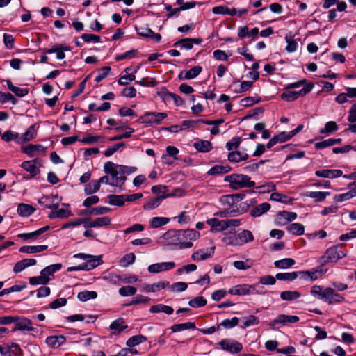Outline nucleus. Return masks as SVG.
<instances>
[{
  "label": "nucleus",
  "mask_w": 356,
  "mask_h": 356,
  "mask_svg": "<svg viewBox=\"0 0 356 356\" xmlns=\"http://www.w3.org/2000/svg\"><path fill=\"white\" fill-rule=\"evenodd\" d=\"M224 181L229 183V187L233 190L255 186V182L251 180V177L244 174L233 173L227 175L224 178Z\"/></svg>",
  "instance_id": "1"
},
{
  "label": "nucleus",
  "mask_w": 356,
  "mask_h": 356,
  "mask_svg": "<svg viewBox=\"0 0 356 356\" xmlns=\"http://www.w3.org/2000/svg\"><path fill=\"white\" fill-rule=\"evenodd\" d=\"M181 230L170 229L163 235V242L165 245H179V248H189L193 246V243L181 240Z\"/></svg>",
  "instance_id": "2"
},
{
  "label": "nucleus",
  "mask_w": 356,
  "mask_h": 356,
  "mask_svg": "<svg viewBox=\"0 0 356 356\" xmlns=\"http://www.w3.org/2000/svg\"><path fill=\"white\" fill-rule=\"evenodd\" d=\"M117 167L118 164H115L112 161H108L104 165V172L107 175H111V186L122 187L124 184L127 177L118 173V168Z\"/></svg>",
  "instance_id": "3"
},
{
  "label": "nucleus",
  "mask_w": 356,
  "mask_h": 356,
  "mask_svg": "<svg viewBox=\"0 0 356 356\" xmlns=\"http://www.w3.org/2000/svg\"><path fill=\"white\" fill-rule=\"evenodd\" d=\"M345 256V253L339 250V245H333L328 248L321 257V264L337 262Z\"/></svg>",
  "instance_id": "4"
},
{
  "label": "nucleus",
  "mask_w": 356,
  "mask_h": 356,
  "mask_svg": "<svg viewBox=\"0 0 356 356\" xmlns=\"http://www.w3.org/2000/svg\"><path fill=\"white\" fill-rule=\"evenodd\" d=\"M224 350L229 351L231 353L236 354L242 350L243 346L241 343L231 339H225L218 343Z\"/></svg>",
  "instance_id": "5"
},
{
  "label": "nucleus",
  "mask_w": 356,
  "mask_h": 356,
  "mask_svg": "<svg viewBox=\"0 0 356 356\" xmlns=\"http://www.w3.org/2000/svg\"><path fill=\"white\" fill-rule=\"evenodd\" d=\"M166 117V113L146 112L140 118L143 122L159 124Z\"/></svg>",
  "instance_id": "6"
},
{
  "label": "nucleus",
  "mask_w": 356,
  "mask_h": 356,
  "mask_svg": "<svg viewBox=\"0 0 356 356\" xmlns=\"http://www.w3.org/2000/svg\"><path fill=\"white\" fill-rule=\"evenodd\" d=\"M328 304L341 302L344 298L339 293H336L332 288L327 287L323 291V299Z\"/></svg>",
  "instance_id": "7"
},
{
  "label": "nucleus",
  "mask_w": 356,
  "mask_h": 356,
  "mask_svg": "<svg viewBox=\"0 0 356 356\" xmlns=\"http://www.w3.org/2000/svg\"><path fill=\"white\" fill-rule=\"evenodd\" d=\"M297 213L295 212L282 211H280L275 218V223L278 225H284L289 222L296 220Z\"/></svg>",
  "instance_id": "8"
},
{
  "label": "nucleus",
  "mask_w": 356,
  "mask_h": 356,
  "mask_svg": "<svg viewBox=\"0 0 356 356\" xmlns=\"http://www.w3.org/2000/svg\"><path fill=\"white\" fill-rule=\"evenodd\" d=\"M16 321H14L15 323L14 327L13 328V331H33L34 330V328L33 327L32 322L31 320L26 318H20L16 316Z\"/></svg>",
  "instance_id": "9"
},
{
  "label": "nucleus",
  "mask_w": 356,
  "mask_h": 356,
  "mask_svg": "<svg viewBox=\"0 0 356 356\" xmlns=\"http://www.w3.org/2000/svg\"><path fill=\"white\" fill-rule=\"evenodd\" d=\"M255 290L254 285L238 284L229 289V293L232 295H248L253 294Z\"/></svg>",
  "instance_id": "10"
},
{
  "label": "nucleus",
  "mask_w": 356,
  "mask_h": 356,
  "mask_svg": "<svg viewBox=\"0 0 356 356\" xmlns=\"http://www.w3.org/2000/svg\"><path fill=\"white\" fill-rule=\"evenodd\" d=\"M174 195H175V194L168 193L163 194L157 197H153L144 204L143 209L145 210H152L153 209H155L160 205L163 200Z\"/></svg>",
  "instance_id": "11"
},
{
  "label": "nucleus",
  "mask_w": 356,
  "mask_h": 356,
  "mask_svg": "<svg viewBox=\"0 0 356 356\" xmlns=\"http://www.w3.org/2000/svg\"><path fill=\"white\" fill-rule=\"evenodd\" d=\"M22 152L26 154L30 157H34L36 156V153H43L46 152V148L43 147L42 145L36 144H29L22 148Z\"/></svg>",
  "instance_id": "12"
},
{
  "label": "nucleus",
  "mask_w": 356,
  "mask_h": 356,
  "mask_svg": "<svg viewBox=\"0 0 356 356\" xmlns=\"http://www.w3.org/2000/svg\"><path fill=\"white\" fill-rule=\"evenodd\" d=\"M102 256H94L90 254L86 261L82 263L83 270H90L102 264Z\"/></svg>",
  "instance_id": "13"
},
{
  "label": "nucleus",
  "mask_w": 356,
  "mask_h": 356,
  "mask_svg": "<svg viewBox=\"0 0 356 356\" xmlns=\"http://www.w3.org/2000/svg\"><path fill=\"white\" fill-rule=\"evenodd\" d=\"M175 266V264L172 261L156 263L149 266L148 271L149 273H158L163 270L172 269Z\"/></svg>",
  "instance_id": "14"
},
{
  "label": "nucleus",
  "mask_w": 356,
  "mask_h": 356,
  "mask_svg": "<svg viewBox=\"0 0 356 356\" xmlns=\"http://www.w3.org/2000/svg\"><path fill=\"white\" fill-rule=\"evenodd\" d=\"M65 208L58 209L56 211H52L48 215L50 219L54 218H66L72 215L70 205L68 204H63Z\"/></svg>",
  "instance_id": "15"
},
{
  "label": "nucleus",
  "mask_w": 356,
  "mask_h": 356,
  "mask_svg": "<svg viewBox=\"0 0 356 356\" xmlns=\"http://www.w3.org/2000/svg\"><path fill=\"white\" fill-rule=\"evenodd\" d=\"M70 50H71V49L70 47L59 44V45L55 46L51 49H44V52L45 54L56 53L57 59L62 60V59H64L65 57V51H69Z\"/></svg>",
  "instance_id": "16"
},
{
  "label": "nucleus",
  "mask_w": 356,
  "mask_h": 356,
  "mask_svg": "<svg viewBox=\"0 0 356 356\" xmlns=\"http://www.w3.org/2000/svg\"><path fill=\"white\" fill-rule=\"evenodd\" d=\"M315 175L319 177L324 178H337L342 176L343 172L341 170H329V169H323L316 170L315 172Z\"/></svg>",
  "instance_id": "17"
},
{
  "label": "nucleus",
  "mask_w": 356,
  "mask_h": 356,
  "mask_svg": "<svg viewBox=\"0 0 356 356\" xmlns=\"http://www.w3.org/2000/svg\"><path fill=\"white\" fill-rule=\"evenodd\" d=\"M21 167L30 173V177H35L40 172V169L36 166V160L24 161Z\"/></svg>",
  "instance_id": "18"
},
{
  "label": "nucleus",
  "mask_w": 356,
  "mask_h": 356,
  "mask_svg": "<svg viewBox=\"0 0 356 356\" xmlns=\"http://www.w3.org/2000/svg\"><path fill=\"white\" fill-rule=\"evenodd\" d=\"M111 218L108 216H104L101 218H97L95 220L90 222H86L84 225V227L86 229L92 228V227H98L107 226L111 225Z\"/></svg>",
  "instance_id": "19"
},
{
  "label": "nucleus",
  "mask_w": 356,
  "mask_h": 356,
  "mask_svg": "<svg viewBox=\"0 0 356 356\" xmlns=\"http://www.w3.org/2000/svg\"><path fill=\"white\" fill-rule=\"evenodd\" d=\"M65 337L63 335L49 336L46 339V343L51 348H56L65 342Z\"/></svg>",
  "instance_id": "20"
},
{
  "label": "nucleus",
  "mask_w": 356,
  "mask_h": 356,
  "mask_svg": "<svg viewBox=\"0 0 356 356\" xmlns=\"http://www.w3.org/2000/svg\"><path fill=\"white\" fill-rule=\"evenodd\" d=\"M270 209V204L268 202H264L252 208L250 211V216L256 218L259 217Z\"/></svg>",
  "instance_id": "21"
},
{
  "label": "nucleus",
  "mask_w": 356,
  "mask_h": 356,
  "mask_svg": "<svg viewBox=\"0 0 356 356\" xmlns=\"http://www.w3.org/2000/svg\"><path fill=\"white\" fill-rule=\"evenodd\" d=\"M127 325H124V320L122 318H119L113 321L110 325V329L112 330L113 334H118L127 328Z\"/></svg>",
  "instance_id": "22"
},
{
  "label": "nucleus",
  "mask_w": 356,
  "mask_h": 356,
  "mask_svg": "<svg viewBox=\"0 0 356 356\" xmlns=\"http://www.w3.org/2000/svg\"><path fill=\"white\" fill-rule=\"evenodd\" d=\"M169 284L168 281H161L152 284H144L143 291L147 293L156 292L160 289H165Z\"/></svg>",
  "instance_id": "23"
},
{
  "label": "nucleus",
  "mask_w": 356,
  "mask_h": 356,
  "mask_svg": "<svg viewBox=\"0 0 356 356\" xmlns=\"http://www.w3.org/2000/svg\"><path fill=\"white\" fill-rule=\"evenodd\" d=\"M48 246L46 245H24L19 248V252L22 253L33 254L36 252H41L46 250Z\"/></svg>",
  "instance_id": "24"
},
{
  "label": "nucleus",
  "mask_w": 356,
  "mask_h": 356,
  "mask_svg": "<svg viewBox=\"0 0 356 356\" xmlns=\"http://www.w3.org/2000/svg\"><path fill=\"white\" fill-rule=\"evenodd\" d=\"M249 158L247 153H242L239 151H232L227 156V159L232 163H238L242 161H246Z\"/></svg>",
  "instance_id": "25"
},
{
  "label": "nucleus",
  "mask_w": 356,
  "mask_h": 356,
  "mask_svg": "<svg viewBox=\"0 0 356 356\" xmlns=\"http://www.w3.org/2000/svg\"><path fill=\"white\" fill-rule=\"evenodd\" d=\"M207 224L211 226V229L213 232H222L225 230V220H218L217 218H210L207 220Z\"/></svg>",
  "instance_id": "26"
},
{
  "label": "nucleus",
  "mask_w": 356,
  "mask_h": 356,
  "mask_svg": "<svg viewBox=\"0 0 356 356\" xmlns=\"http://www.w3.org/2000/svg\"><path fill=\"white\" fill-rule=\"evenodd\" d=\"M341 138H329L321 142L316 143L314 147L316 149H321L327 147L334 145L336 144H339L341 143Z\"/></svg>",
  "instance_id": "27"
},
{
  "label": "nucleus",
  "mask_w": 356,
  "mask_h": 356,
  "mask_svg": "<svg viewBox=\"0 0 356 356\" xmlns=\"http://www.w3.org/2000/svg\"><path fill=\"white\" fill-rule=\"evenodd\" d=\"M149 312L151 313H155V314L163 312L166 314L170 315L173 313L174 309L170 306L163 305V304H158V305L152 306L149 309Z\"/></svg>",
  "instance_id": "28"
},
{
  "label": "nucleus",
  "mask_w": 356,
  "mask_h": 356,
  "mask_svg": "<svg viewBox=\"0 0 356 356\" xmlns=\"http://www.w3.org/2000/svg\"><path fill=\"white\" fill-rule=\"evenodd\" d=\"M17 213L21 216H29L33 213L35 209L29 204L20 203L17 206Z\"/></svg>",
  "instance_id": "29"
},
{
  "label": "nucleus",
  "mask_w": 356,
  "mask_h": 356,
  "mask_svg": "<svg viewBox=\"0 0 356 356\" xmlns=\"http://www.w3.org/2000/svg\"><path fill=\"white\" fill-rule=\"evenodd\" d=\"M301 297V293L298 291H284L280 293L282 300L293 301Z\"/></svg>",
  "instance_id": "30"
},
{
  "label": "nucleus",
  "mask_w": 356,
  "mask_h": 356,
  "mask_svg": "<svg viewBox=\"0 0 356 356\" xmlns=\"http://www.w3.org/2000/svg\"><path fill=\"white\" fill-rule=\"evenodd\" d=\"M286 230L288 232L293 235H302L305 232V227L302 224L299 222H294L290 224L287 227Z\"/></svg>",
  "instance_id": "31"
},
{
  "label": "nucleus",
  "mask_w": 356,
  "mask_h": 356,
  "mask_svg": "<svg viewBox=\"0 0 356 356\" xmlns=\"http://www.w3.org/2000/svg\"><path fill=\"white\" fill-rule=\"evenodd\" d=\"M232 168L229 165H215L212 167L208 172L207 174L209 175H216L225 174L231 171Z\"/></svg>",
  "instance_id": "32"
},
{
  "label": "nucleus",
  "mask_w": 356,
  "mask_h": 356,
  "mask_svg": "<svg viewBox=\"0 0 356 356\" xmlns=\"http://www.w3.org/2000/svg\"><path fill=\"white\" fill-rule=\"evenodd\" d=\"M147 340V337L142 334L134 335L130 337L126 342V345L129 348H133Z\"/></svg>",
  "instance_id": "33"
},
{
  "label": "nucleus",
  "mask_w": 356,
  "mask_h": 356,
  "mask_svg": "<svg viewBox=\"0 0 356 356\" xmlns=\"http://www.w3.org/2000/svg\"><path fill=\"white\" fill-rule=\"evenodd\" d=\"M296 264V261L292 258H284L275 261L274 266L280 269H285L293 266Z\"/></svg>",
  "instance_id": "34"
},
{
  "label": "nucleus",
  "mask_w": 356,
  "mask_h": 356,
  "mask_svg": "<svg viewBox=\"0 0 356 356\" xmlns=\"http://www.w3.org/2000/svg\"><path fill=\"white\" fill-rule=\"evenodd\" d=\"M330 195V192L310 191L307 192V196L315 200L317 202H321L325 200L327 196Z\"/></svg>",
  "instance_id": "35"
},
{
  "label": "nucleus",
  "mask_w": 356,
  "mask_h": 356,
  "mask_svg": "<svg viewBox=\"0 0 356 356\" xmlns=\"http://www.w3.org/2000/svg\"><path fill=\"white\" fill-rule=\"evenodd\" d=\"M108 203L111 205L122 207L124 204V195H109L108 196Z\"/></svg>",
  "instance_id": "36"
},
{
  "label": "nucleus",
  "mask_w": 356,
  "mask_h": 356,
  "mask_svg": "<svg viewBox=\"0 0 356 356\" xmlns=\"http://www.w3.org/2000/svg\"><path fill=\"white\" fill-rule=\"evenodd\" d=\"M62 268V264L60 263L49 265L40 271L41 275H44L47 277L49 275H54V273L60 270Z\"/></svg>",
  "instance_id": "37"
},
{
  "label": "nucleus",
  "mask_w": 356,
  "mask_h": 356,
  "mask_svg": "<svg viewBox=\"0 0 356 356\" xmlns=\"http://www.w3.org/2000/svg\"><path fill=\"white\" fill-rule=\"evenodd\" d=\"M195 324L193 322H186L184 323L175 324L171 327L172 332H178L185 330L195 329Z\"/></svg>",
  "instance_id": "38"
},
{
  "label": "nucleus",
  "mask_w": 356,
  "mask_h": 356,
  "mask_svg": "<svg viewBox=\"0 0 356 356\" xmlns=\"http://www.w3.org/2000/svg\"><path fill=\"white\" fill-rule=\"evenodd\" d=\"M97 293L94 291H83L78 293L77 298L80 301L86 302L91 299H95Z\"/></svg>",
  "instance_id": "39"
},
{
  "label": "nucleus",
  "mask_w": 356,
  "mask_h": 356,
  "mask_svg": "<svg viewBox=\"0 0 356 356\" xmlns=\"http://www.w3.org/2000/svg\"><path fill=\"white\" fill-rule=\"evenodd\" d=\"M50 281V278L44 275H41L40 276L31 277L29 279V284L31 285H38L42 284L45 285L49 283Z\"/></svg>",
  "instance_id": "40"
},
{
  "label": "nucleus",
  "mask_w": 356,
  "mask_h": 356,
  "mask_svg": "<svg viewBox=\"0 0 356 356\" xmlns=\"http://www.w3.org/2000/svg\"><path fill=\"white\" fill-rule=\"evenodd\" d=\"M181 238L185 241L191 242L192 240H195L197 236L199 234L197 232L193 229L181 230Z\"/></svg>",
  "instance_id": "41"
},
{
  "label": "nucleus",
  "mask_w": 356,
  "mask_h": 356,
  "mask_svg": "<svg viewBox=\"0 0 356 356\" xmlns=\"http://www.w3.org/2000/svg\"><path fill=\"white\" fill-rule=\"evenodd\" d=\"M275 277L282 281H293L298 278V273H278L275 275Z\"/></svg>",
  "instance_id": "42"
},
{
  "label": "nucleus",
  "mask_w": 356,
  "mask_h": 356,
  "mask_svg": "<svg viewBox=\"0 0 356 356\" xmlns=\"http://www.w3.org/2000/svg\"><path fill=\"white\" fill-rule=\"evenodd\" d=\"M237 237L242 243H246L254 240V236L250 230H243L238 234Z\"/></svg>",
  "instance_id": "43"
},
{
  "label": "nucleus",
  "mask_w": 356,
  "mask_h": 356,
  "mask_svg": "<svg viewBox=\"0 0 356 356\" xmlns=\"http://www.w3.org/2000/svg\"><path fill=\"white\" fill-rule=\"evenodd\" d=\"M100 188L99 183L95 180H92L91 182L85 185L84 192L86 195H91L97 193Z\"/></svg>",
  "instance_id": "44"
},
{
  "label": "nucleus",
  "mask_w": 356,
  "mask_h": 356,
  "mask_svg": "<svg viewBox=\"0 0 356 356\" xmlns=\"http://www.w3.org/2000/svg\"><path fill=\"white\" fill-rule=\"evenodd\" d=\"M36 134L37 131L35 129V125H31L22 135L23 141L26 142L31 140L36 136Z\"/></svg>",
  "instance_id": "45"
},
{
  "label": "nucleus",
  "mask_w": 356,
  "mask_h": 356,
  "mask_svg": "<svg viewBox=\"0 0 356 356\" xmlns=\"http://www.w3.org/2000/svg\"><path fill=\"white\" fill-rule=\"evenodd\" d=\"M285 40L287 43V45L286 47V50L289 53L294 52L297 50L298 48V42L293 39V37L291 35H286L285 36Z\"/></svg>",
  "instance_id": "46"
},
{
  "label": "nucleus",
  "mask_w": 356,
  "mask_h": 356,
  "mask_svg": "<svg viewBox=\"0 0 356 356\" xmlns=\"http://www.w3.org/2000/svg\"><path fill=\"white\" fill-rule=\"evenodd\" d=\"M338 129V126L334 121H329L325 124V127L321 129L319 133L321 134L332 133Z\"/></svg>",
  "instance_id": "47"
},
{
  "label": "nucleus",
  "mask_w": 356,
  "mask_h": 356,
  "mask_svg": "<svg viewBox=\"0 0 356 356\" xmlns=\"http://www.w3.org/2000/svg\"><path fill=\"white\" fill-rule=\"evenodd\" d=\"M261 99L260 97H247L241 100L240 104L243 107H248L259 103Z\"/></svg>",
  "instance_id": "48"
},
{
  "label": "nucleus",
  "mask_w": 356,
  "mask_h": 356,
  "mask_svg": "<svg viewBox=\"0 0 356 356\" xmlns=\"http://www.w3.org/2000/svg\"><path fill=\"white\" fill-rule=\"evenodd\" d=\"M259 193H270L275 190V186L272 182H267L264 184L255 187Z\"/></svg>",
  "instance_id": "49"
},
{
  "label": "nucleus",
  "mask_w": 356,
  "mask_h": 356,
  "mask_svg": "<svg viewBox=\"0 0 356 356\" xmlns=\"http://www.w3.org/2000/svg\"><path fill=\"white\" fill-rule=\"evenodd\" d=\"M118 173L122 176L129 175L136 171L137 168L134 166H127L123 165H118Z\"/></svg>",
  "instance_id": "50"
},
{
  "label": "nucleus",
  "mask_w": 356,
  "mask_h": 356,
  "mask_svg": "<svg viewBox=\"0 0 356 356\" xmlns=\"http://www.w3.org/2000/svg\"><path fill=\"white\" fill-rule=\"evenodd\" d=\"M169 222V219L164 217H154L152 218L150 225L152 227L157 228L161 227Z\"/></svg>",
  "instance_id": "51"
},
{
  "label": "nucleus",
  "mask_w": 356,
  "mask_h": 356,
  "mask_svg": "<svg viewBox=\"0 0 356 356\" xmlns=\"http://www.w3.org/2000/svg\"><path fill=\"white\" fill-rule=\"evenodd\" d=\"M241 138L239 137V136H236V137H234L232 138L231 140L228 141L227 143H226V148L227 150L229 151H232L234 149H236L241 143Z\"/></svg>",
  "instance_id": "52"
},
{
  "label": "nucleus",
  "mask_w": 356,
  "mask_h": 356,
  "mask_svg": "<svg viewBox=\"0 0 356 356\" xmlns=\"http://www.w3.org/2000/svg\"><path fill=\"white\" fill-rule=\"evenodd\" d=\"M239 319L237 317H233L232 319L226 318L222 321L218 327L222 325L225 329H231L238 325Z\"/></svg>",
  "instance_id": "53"
},
{
  "label": "nucleus",
  "mask_w": 356,
  "mask_h": 356,
  "mask_svg": "<svg viewBox=\"0 0 356 356\" xmlns=\"http://www.w3.org/2000/svg\"><path fill=\"white\" fill-rule=\"evenodd\" d=\"M137 290L134 286H125L120 288L118 292L119 294L122 296H134L136 294Z\"/></svg>",
  "instance_id": "54"
},
{
  "label": "nucleus",
  "mask_w": 356,
  "mask_h": 356,
  "mask_svg": "<svg viewBox=\"0 0 356 356\" xmlns=\"http://www.w3.org/2000/svg\"><path fill=\"white\" fill-rule=\"evenodd\" d=\"M126 143L124 142H121L118 143L114 144L113 146L108 147L104 152V156L106 157H109L113 155L115 152H117L120 147H124Z\"/></svg>",
  "instance_id": "55"
},
{
  "label": "nucleus",
  "mask_w": 356,
  "mask_h": 356,
  "mask_svg": "<svg viewBox=\"0 0 356 356\" xmlns=\"http://www.w3.org/2000/svg\"><path fill=\"white\" fill-rule=\"evenodd\" d=\"M200 74V66L197 65L185 72L184 79H191L196 77Z\"/></svg>",
  "instance_id": "56"
},
{
  "label": "nucleus",
  "mask_w": 356,
  "mask_h": 356,
  "mask_svg": "<svg viewBox=\"0 0 356 356\" xmlns=\"http://www.w3.org/2000/svg\"><path fill=\"white\" fill-rule=\"evenodd\" d=\"M10 102L13 105H15L17 102V99L10 93H5L0 92V102L6 103Z\"/></svg>",
  "instance_id": "57"
},
{
  "label": "nucleus",
  "mask_w": 356,
  "mask_h": 356,
  "mask_svg": "<svg viewBox=\"0 0 356 356\" xmlns=\"http://www.w3.org/2000/svg\"><path fill=\"white\" fill-rule=\"evenodd\" d=\"M111 209L106 207H97L89 209V215H102L111 211Z\"/></svg>",
  "instance_id": "58"
},
{
  "label": "nucleus",
  "mask_w": 356,
  "mask_h": 356,
  "mask_svg": "<svg viewBox=\"0 0 356 356\" xmlns=\"http://www.w3.org/2000/svg\"><path fill=\"white\" fill-rule=\"evenodd\" d=\"M127 131L122 134H118L113 138H111L109 140L111 141H116L120 140L124 138H130L131 134L134 132V129L131 127H127L126 128Z\"/></svg>",
  "instance_id": "59"
},
{
  "label": "nucleus",
  "mask_w": 356,
  "mask_h": 356,
  "mask_svg": "<svg viewBox=\"0 0 356 356\" xmlns=\"http://www.w3.org/2000/svg\"><path fill=\"white\" fill-rule=\"evenodd\" d=\"M137 54V50L131 49L130 51H127L123 54H119L115 56V60L116 61H120L124 59L131 58L136 56Z\"/></svg>",
  "instance_id": "60"
},
{
  "label": "nucleus",
  "mask_w": 356,
  "mask_h": 356,
  "mask_svg": "<svg viewBox=\"0 0 356 356\" xmlns=\"http://www.w3.org/2000/svg\"><path fill=\"white\" fill-rule=\"evenodd\" d=\"M303 86H304L303 88L300 90L295 91L297 99L300 96H304V95H307V93L310 92L314 88V84L312 83H306V84H305Z\"/></svg>",
  "instance_id": "61"
},
{
  "label": "nucleus",
  "mask_w": 356,
  "mask_h": 356,
  "mask_svg": "<svg viewBox=\"0 0 356 356\" xmlns=\"http://www.w3.org/2000/svg\"><path fill=\"white\" fill-rule=\"evenodd\" d=\"M41 234H40L39 230L38 229L36 231H34V232H30V233L19 234L18 235V237H19L24 240H29V239L36 240L37 238H38V237Z\"/></svg>",
  "instance_id": "62"
},
{
  "label": "nucleus",
  "mask_w": 356,
  "mask_h": 356,
  "mask_svg": "<svg viewBox=\"0 0 356 356\" xmlns=\"http://www.w3.org/2000/svg\"><path fill=\"white\" fill-rule=\"evenodd\" d=\"M67 304V299L65 298H58L51 302L49 307L51 309H56L59 307H63Z\"/></svg>",
  "instance_id": "63"
},
{
  "label": "nucleus",
  "mask_w": 356,
  "mask_h": 356,
  "mask_svg": "<svg viewBox=\"0 0 356 356\" xmlns=\"http://www.w3.org/2000/svg\"><path fill=\"white\" fill-rule=\"evenodd\" d=\"M19 137V134L13 132L10 130L6 131L4 134H2L1 138L3 140L6 142H10L11 140H15Z\"/></svg>",
  "instance_id": "64"
}]
</instances>
